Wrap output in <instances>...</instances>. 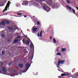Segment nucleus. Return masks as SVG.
Listing matches in <instances>:
<instances>
[{
	"label": "nucleus",
	"mask_w": 78,
	"mask_h": 78,
	"mask_svg": "<svg viewBox=\"0 0 78 78\" xmlns=\"http://www.w3.org/2000/svg\"><path fill=\"white\" fill-rule=\"evenodd\" d=\"M49 3L50 5H51V6L52 8H56L57 6V5L56 4H55L54 3H53L51 0H50V2H49Z\"/></svg>",
	"instance_id": "obj_1"
},
{
	"label": "nucleus",
	"mask_w": 78,
	"mask_h": 78,
	"mask_svg": "<svg viewBox=\"0 0 78 78\" xmlns=\"http://www.w3.org/2000/svg\"><path fill=\"white\" fill-rule=\"evenodd\" d=\"M64 60H58V64L56 65L57 67L58 68H59V65L61 64H64Z\"/></svg>",
	"instance_id": "obj_2"
},
{
	"label": "nucleus",
	"mask_w": 78,
	"mask_h": 78,
	"mask_svg": "<svg viewBox=\"0 0 78 78\" xmlns=\"http://www.w3.org/2000/svg\"><path fill=\"white\" fill-rule=\"evenodd\" d=\"M10 5V1H8L7 3L6 6H5V9H4V10L2 11L3 12H4L5 11H7L8 10V7H9V5Z\"/></svg>",
	"instance_id": "obj_3"
},
{
	"label": "nucleus",
	"mask_w": 78,
	"mask_h": 78,
	"mask_svg": "<svg viewBox=\"0 0 78 78\" xmlns=\"http://www.w3.org/2000/svg\"><path fill=\"white\" fill-rule=\"evenodd\" d=\"M30 67V65L28 63H27L26 65V67H25L24 68V72H26L29 69V67Z\"/></svg>",
	"instance_id": "obj_4"
},
{
	"label": "nucleus",
	"mask_w": 78,
	"mask_h": 78,
	"mask_svg": "<svg viewBox=\"0 0 78 78\" xmlns=\"http://www.w3.org/2000/svg\"><path fill=\"white\" fill-rule=\"evenodd\" d=\"M43 9L45 11H47V12H49L51 10V8L49 7H47L46 6H44L43 7Z\"/></svg>",
	"instance_id": "obj_5"
},
{
	"label": "nucleus",
	"mask_w": 78,
	"mask_h": 78,
	"mask_svg": "<svg viewBox=\"0 0 78 78\" xmlns=\"http://www.w3.org/2000/svg\"><path fill=\"white\" fill-rule=\"evenodd\" d=\"M40 27H38V28L34 27V29L33 28H32V30H33L32 31V32L33 33H36V32H37V30H39V29Z\"/></svg>",
	"instance_id": "obj_6"
},
{
	"label": "nucleus",
	"mask_w": 78,
	"mask_h": 78,
	"mask_svg": "<svg viewBox=\"0 0 78 78\" xmlns=\"http://www.w3.org/2000/svg\"><path fill=\"white\" fill-rule=\"evenodd\" d=\"M72 77L74 78H78V73H75L73 75H72Z\"/></svg>",
	"instance_id": "obj_7"
},
{
	"label": "nucleus",
	"mask_w": 78,
	"mask_h": 78,
	"mask_svg": "<svg viewBox=\"0 0 78 78\" xmlns=\"http://www.w3.org/2000/svg\"><path fill=\"white\" fill-rule=\"evenodd\" d=\"M66 7H67V8L69 9L70 11H72H72H73V12H74V13H75V10H74V9H72V8H71V7H69L68 5H66Z\"/></svg>",
	"instance_id": "obj_8"
},
{
	"label": "nucleus",
	"mask_w": 78,
	"mask_h": 78,
	"mask_svg": "<svg viewBox=\"0 0 78 78\" xmlns=\"http://www.w3.org/2000/svg\"><path fill=\"white\" fill-rule=\"evenodd\" d=\"M28 4V2L27 1H23V3H22V5H27Z\"/></svg>",
	"instance_id": "obj_9"
},
{
	"label": "nucleus",
	"mask_w": 78,
	"mask_h": 78,
	"mask_svg": "<svg viewBox=\"0 0 78 78\" xmlns=\"http://www.w3.org/2000/svg\"><path fill=\"white\" fill-rule=\"evenodd\" d=\"M6 23H5L4 21H2L1 23H0V25H5Z\"/></svg>",
	"instance_id": "obj_10"
},
{
	"label": "nucleus",
	"mask_w": 78,
	"mask_h": 78,
	"mask_svg": "<svg viewBox=\"0 0 78 78\" xmlns=\"http://www.w3.org/2000/svg\"><path fill=\"white\" fill-rule=\"evenodd\" d=\"M2 71L4 72V73H6V72H7L6 70V69H6V68H5L4 67H3L2 68Z\"/></svg>",
	"instance_id": "obj_11"
},
{
	"label": "nucleus",
	"mask_w": 78,
	"mask_h": 78,
	"mask_svg": "<svg viewBox=\"0 0 78 78\" xmlns=\"http://www.w3.org/2000/svg\"><path fill=\"white\" fill-rule=\"evenodd\" d=\"M18 66L20 68H22L23 67V65L22 63H20L18 65Z\"/></svg>",
	"instance_id": "obj_12"
},
{
	"label": "nucleus",
	"mask_w": 78,
	"mask_h": 78,
	"mask_svg": "<svg viewBox=\"0 0 78 78\" xmlns=\"http://www.w3.org/2000/svg\"><path fill=\"white\" fill-rule=\"evenodd\" d=\"M66 48H62L61 49V51L62 52H64V51H66Z\"/></svg>",
	"instance_id": "obj_13"
},
{
	"label": "nucleus",
	"mask_w": 78,
	"mask_h": 78,
	"mask_svg": "<svg viewBox=\"0 0 78 78\" xmlns=\"http://www.w3.org/2000/svg\"><path fill=\"white\" fill-rule=\"evenodd\" d=\"M42 30H41L40 32V36L41 37H42Z\"/></svg>",
	"instance_id": "obj_14"
},
{
	"label": "nucleus",
	"mask_w": 78,
	"mask_h": 78,
	"mask_svg": "<svg viewBox=\"0 0 78 78\" xmlns=\"http://www.w3.org/2000/svg\"><path fill=\"white\" fill-rule=\"evenodd\" d=\"M25 43L26 44H30V41L29 40H27L25 42Z\"/></svg>",
	"instance_id": "obj_15"
},
{
	"label": "nucleus",
	"mask_w": 78,
	"mask_h": 78,
	"mask_svg": "<svg viewBox=\"0 0 78 78\" xmlns=\"http://www.w3.org/2000/svg\"><path fill=\"white\" fill-rule=\"evenodd\" d=\"M67 76V74L64 73L61 74V76Z\"/></svg>",
	"instance_id": "obj_16"
},
{
	"label": "nucleus",
	"mask_w": 78,
	"mask_h": 78,
	"mask_svg": "<svg viewBox=\"0 0 78 78\" xmlns=\"http://www.w3.org/2000/svg\"><path fill=\"white\" fill-rule=\"evenodd\" d=\"M8 28L9 30H12V27H9Z\"/></svg>",
	"instance_id": "obj_17"
},
{
	"label": "nucleus",
	"mask_w": 78,
	"mask_h": 78,
	"mask_svg": "<svg viewBox=\"0 0 78 78\" xmlns=\"http://www.w3.org/2000/svg\"><path fill=\"white\" fill-rule=\"evenodd\" d=\"M19 41V40L17 39H15L14 40V43H17L18 41Z\"/></svg>",
	"instance_id": "obj_18"
},
{
	"label": "nucleus",
	"mask_w": 78,
	"mask_h": 78,
	"mask_svg": "<svg viewBox=\"0 0 78 78\" xmlns=\"http://www.w3.org/2000/svg\"><path fill=\"white\" fill-rule=\"evenodd\" d=\"M1 36L2 37H3V38H5V34H1Z\"/></svg>",
	"instance_id": "obj_19"
},
{
	"label": "nucleus",
	"mask_w": 78,
	"mask_h": 78,
	"mask_svg": "<svg viewBox=\"0 0 78 78\" xmlns=\"http://www.w3.org/2000/svg\"><path fill=\"white\" fill-rule=\"evenodd\" d=\"M66 2L68 4H70V3L69 0H66Z\"/></svg>",
	"instance_id": "obj_20"
},
{
	"label": "nucleus",
	"mask_w": 78,
	"mask_h": 78,
	"mask_svg": "<svg viewBox=\"0 0 78 78\" xmlns=\"http://www.w3.org/2000/svg\"><path fill=\"white\" fill-rule=\"evenodd\" d=\"M53 42L54 43H56V39H53Z\"/></svg>",
	"instance_id": "obj_21"
},
{
	"label": "nucleus",
	"mask_w": 78,
	"mask_h": 78,
	"mask_svg": "<svg viewBox=\"0 0 78 78\" xmlns=\"http://www.w3.org/2000/svg\"><path fill=\"white\" fill-rule=\"evenodd\" d=\"M5 22L7 24H9V23H10V22L9 21L7 20L6 21H5Z\"/></svg>",
	"instance_id": "obj_22"
},
{
	"label": "nucleus",
	"mask_w": 78,
	"mask_h": 78,
	"mask_svg": "<svg viewBox=\"0 0 78 78\" xmlns=\"http://www.w3.org/2000/svg\"><path fill=\"white\" fill-rule=\"evenodd\" d=\"M36 22H37V25H40V22H39V21H36Z\"/></svg>",
	"instance_id": "obj_23"
},
{
	"label": "nucleus",
	"mask_w": 78,
	"mask_h": 78,
	"mask_svg": "<svg viewBox=\"0 0 78 78\" xmlns=\"http://www.w3.org/2000/svg\"><path fill=\"white\" fill-rule=\"evenodd\" d=\"M2 55H5V51H2Z\"/></svg>",
	"instance_id": "obj_24"
},
{
	"label": "nucleus",
	"mask_w": 78,
	"mask_h": 78,
	"mask_svg": "<svg viewBox=\"0 0 78 78\" xmlns=\"http://www.w3.org/2000/svg\"><path fill=\"white\" fill-rule=\"evenodd\" d=\"M57 55H59L60 56H61V53L58 52V53L57 54H56Z\"/></svg>",
	"instance_id": "obj_25"
},
{
	"label": "nucleus",
	"mask_w": 78,
	"mask_h": 78,
	"mask_svg": "<svg viewBox=\"0 0 78 78\" xmlns=\"http://www.w3.org/2000/svg\"><path fill=\"white\" fill-rule=\"evenodd\" d=\"M34 47V46H33V44H32L30 45V47L31 48H33Z\"/></svg>",
	"instance_id": "obj_26"
},
{
	"label": "nucleus",
	"mask_w": 78,
	"mask_h": 78,
	"mask_svg": "<svg viewBox=\"0 0 78 78\" xmlns=\"http://www.w3.org/2000/svg\"><path fill=\"white\" fill-rule=\"evenodd\" d=\"M21 37L19 36L17 37L16 39H19V38H20Z\"/></svg>",
	"instance_id": "obj_27"
},
{
	"label": "nucleus",
	"mask_w": 78,
	"mask_h": 78,
	"mask_svg": "<svg viewBox=\"0 0 78 78\" xmlns=\"http://www.w3.org/2000/svg\"><path fill=\"white\" fill-rule=\"evenodd\" d=\"M22 13H17V15H22Z\"/></svg>",
	"instance_id": "obj_28"
},
{
	"label": "nucleus",
	"mask_w": 78,
	"mask_h": 78,
	"mask_svg": "<svg viewBox=\"0 0 78 78\" xmlns=\"http://www.w3.org/2000/svg\"><path fill=\"white\" fill-rule=\"evenodd\" d=\"M56 51L57 52H58L59 51V50H58V48H57Z\"/></svg>",
	"instance_id": "obj_29"
},
{
	"label": "nucleus",
	"mask_w": 78,
	"mask_h": 78,
	"mask_svg": "<svg viewBox=\"0 0 78 78\" xmlns=\"http://www.w3.org/2000/svg\"><path fill=\"white\" fill-rule=\"evenodd\" d=\"M50 40H51V39H52V37H51V36H50Z\"/></svg>",
	"instance_id": "obj_30"
},
{
	"label": "nucleus",
	"mask_w": 78,
	"mask_h": 78,
	"mask_svg": "<svg viewBox=\"0 0 78 78\" xmlns=\"http://www.w3.org/2000/svg\"><path fill=\"white\" fill-rule=\"evenodd\" d=\"M37 35H38V36L39 37V33H38L37 34Z\"/></svg>",
	"instance_id": "obj_31"
},
{
	"label": "nucleus",
	"mask_w": 78,
	"mask_h": 78,
	"mask_svg": "<svg viewBox=\"0 0 78 78\" xmlns=\"http://www.w3.org/2000/svg\"><path fill=\"white\" fill-rule=\"evenodd\" d=\"M66 76H67V75H69V74L68 73H66Z\"/></svg>",
	"instance_id": "obj_32"
},
{
	"label": "nucleus",
	"mask_w": 78,
	"mask_h": 78,
	"mask_svg": "<svg viewBox=\"0 0 78 78\" xmlns=\"http://www.w3.org/2000/svg\"><path fill=\"white\" fill-rule=\"evenodd\" d=\"M24 17H27V16L26 15H24Z\"/></svg>",
	"instance_id": "obj_33"
},
{
	"label": "nucleus",
	"mask_w": 78,
	"mask_h": 78,
	"mask_svg": "<svg viewBox=\"0 0 78 78\" xmlns=\"http://www.w3.org/2000/svg\"><path fill=\"white\" fill-rule=\"evenodd\" d=\"M76 9H77V10H78V7H77V6H76Z\"/></svg>",
	"instance_id": "obj_34"
},
{
	"label": "nucleus",
	"mask_w": 78,
	"mask_h": 78,
	"mask_svg": "<svg viewBox=\"0 0 78 78\" xmlns=\"http://www.w3.org/2000/svg\"><path fill=\"white\" fill-rule=\"evenodd\" d=\"M11 64H12V63H9V65H10Z\"/></svg>",
	"instance_id": "obj_35"
},
{
	"label": "nucleus",
	"mask_w": 78,
	"mask_h": 78,
	"mask_svg": "<svg viewBox=\"0 0 78 78\" xmlns=\"http://www.w3.org/2000/svg\"><path fill=\"white\" fill-rule=\"evenodd\" d=\"M0 73H2V71H1V70H0Z\"/></svg>",
	"instance_id": "obj_36"
},
{
	"label": "nucleus",
	"mask_w": 78,
	"mask_h": 78,
	"mask_svg": "<svg viewBox=\"0 0 78 78\" xmlns=\"http://www.w3.org/2000/svg\"><path fill=\"white\" fill-rule=\"evenodd\" d=\"M61 77V76H58V78H60Z\"/></svg>",
	"instance_id": "obj_37"
},
{
	"label": "nucleus",
	"mask_w": 78,
	"mask_h": 78,
	"mask_svg": "<svg viewBox=\"0 0 78 78\" xmlns=\"http://www.w3.org/2000/svg\"><path fill=\"white\" fill-rule=\"evenodd\" d=\"M35 1H36V2H37V1H36V0H35Z\"/></svg>",
	"instance_id": "obj_38"
},
{
	"label": "nucleus",
	"mask_w": 78,
	"mask_h": 78,
	"mask_svg": "<svg viewBox=\"0 0 78 78\" xmlns=\"http://www.w3.org/2000/svg\"><path fill=\"white\" fill-rule=\"evenodd\" d=\"M34 4H35V3H34Z\"/></svg>",
	"instance_id": "obj_39"
},
{
	"label": "nucleus",
	"mask_w": 78,
	"mask_h": 78,
	"mask_svg": "<svg viewBox=\"0 0 78 78\" xmlns=\"http://www.w3.org/2000/svg\"><path fill=\"white\" fill-rule=\"evenodd\" d=\"M16 75H17V74H16Z\"/></svg>",
	"instance_id": "obj_40"
},
{
	"label": "nucleus",
	"mask_w": 78,
	"mask_h": 78,
	"mask_svg": "<svg viewBox=\"0 0 78 78\" xmlns=\"http://www.w3.org/2000/svg\"><path fill=\"white\" fill-rule=\"evenodd\" d=\"M35 27H37V26H35Z\"/></svg>",
	"instance_id": "obj_41"
},
{
	"label": "nucleus",
	"mask_w": 78,
	"mask_h": 78,
	"mask_svg": "<svg viewBox=\"0 0 78 78\" xmlns=\"http://www.w3.org/2000/svg\"><path fill=\"white\" fill-rule=\"evenodd\" d=\"M60 78H62L60 77Z\"/></svg>",
	"instance_id": "obj_42"
},
{
	"label": "nucleus",
	"mask_w": 78,
	"mask_h": 78,
	"mask_svg": "<svg viewBox=\"0 0 78 78\" xmlns=\"http://www.w3.org/2000/svg\"><path fill=\"white\" fill-rule=\"evenodd\" d=\"M77 1H78V0H77Z\"/></svg>",
	"instance_id": "obj_43"
}]
</instances>
